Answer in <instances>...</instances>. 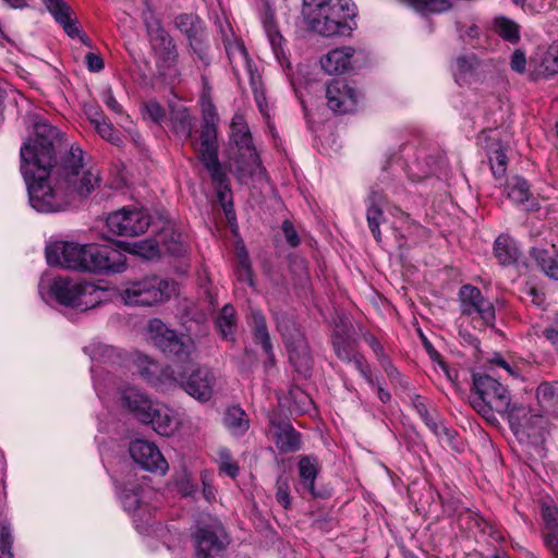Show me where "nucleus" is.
Listing matches in <instances>:
<instances>
[{"label": "nucleus", "mask_w": 558, "mask_h": 558, "mask_svg": "<svg viewBox=\"0 0 558 558\" xmlns=\"http://www.w3.org/2000/svg\"><path fill=\"white\" fill-rule=\"evenodd\" d=\"M34 135L20 150L31 206L39 213H58L76 197L88 196L99 184V174L85 167L83 150L71 145L62 153L59 130L44 119L34 122Z\"/></svg>", "instance_id": "f257e3e1"}, {"label": "nucleus", "mask_w": 558, "mask_h": 558, "mask_svg": "<svg viewBox=\"0 0 558 558\" xmlns=\"http://www.w3.org/2000/svg\"><path fill=\"white\" fill-rule=\"evenodd\" d=\"M353 3L342 0H304L306 25L323 36L343 34L347 19L355 15Z\"/></svg>", "instance_id": "f03ea898"}, {"label": "nucleus", "mask_w": 558, "mask_h": 558, "mask_svg": "<svg viewBox=\"0 0 558 558\" xmlns=\"http://www.w3.org/2000/svg\"><path fill=\"white\" fill-rule=\"evenodd\" d=\"M148 335L149 340L158 350L174 360V364L165 369H178L195 362L197 350L190 335L178 333L157 318L148 323Z\"/></svg>", "instance_id": "7ed1b4c3"}, {"label": "nucleus", "mask_w": 558, "mask_h": 558, "mask_svg": "<svg viewBox=\"0 0 558 558\" xmlns=\"http://www.w3.org/2000/svg\"><path fill=\"white\" fill-rule=\"evenodd\" d=\"M473 390L471 405L483 416L489 417L493 412L504 414L510 411L511 396L508 389L490 375L474 374Z\"/></svg>", "instance_id": "20e7f679"}, {"label": "nucleus", "mask_w": 558, "mask_h": 558, "mask_svg": "<svg viewBox=\"0 0 558 558\" xmlns=\"http://www.w3.org/2000/svg\"><path fill=\"white\" fill-rule=\"evenodd\" d=\"M175 292L173 280L158 276H145L126 282L120 290L123 302L128 305L153 306L170 299Z\"/></svg>", "instance_id": "39448f33"}, {"label": "nucleus", "mask_w": 558, "mask_h": 558, "mask_svg": "<svg viewBox=\"0 0 558 558\" xmlns=\"http://www.w3.org/2000/svg\"><path fill=\"white\" fill-rule=\"evenodd\" d=\"M49 293L61 305L85 311L98 304L100 289L90 282L57 277L49 284Z\"/></svg>", "instance_id": "423d86ee"}, {"label": "nucleus", "mask_w": 558, "mask_h": 558, "mask_svg": "<svg viewBox=\"0 0 558 558\" xmlns=\"http://www.w3.org/2000/svg\"><path fill=\"white\" fill-rule=\"evenodd\" d=\"M160 377L180 384L191 397L202 402H206L213 397L216 386L214 373L206 367L195 368L194 362L178 369H162Z\"/></svg>", "instance_id": "0eeeda50"}, {"label": "nucleus", "mask_w": 558, "mask_h": 558, "mask_svg": "<svg viewBox=\"0 0 558 558\" xmlns=\"http://www.w3.org/2000/svg\"><path fill=\"white\" fill-rule=\"evenodd\" d=\"M226 51L234 76L239 83H241L242 74H245L248 77L256 105L262 114L267 117L269 107L266 100L262 80L260 76L256 73V68L252 60L248 58L243 43L240 40L228 41L226 44Z\"/></svg>", "instance_id": "6e6552de"}, {"label": "nucleus", "mask_w": 558, "mask_h": 558, "mask_svg": "<svg viewBox=\"0 0 558 558\" xmlns=\"http://www.w3.org/2000/svg\"><path fill=\"white\" fill-rule=\"evenodd\" d=\"M151 217L144 208L126 206L108 215V230L121 236H137L147 231Z\"/></svg>", "instance_id": "1a4fd4ad"}, {"label": "nucleus", "mask_w": 558, "mask_h": 558, "mask_svg": "<svg viewBox=\"0 0 558 558\" xmlns=\"http://www.w3.org/2000/svg\"><path fill=\"white\" fill-rule=\"evenodd\" d=\"M83 271L93 274H119L126 268V257L118 248L96 243L87 244Z\"/></svg>", "instance_id": "9d476101"}, {"label": "nucleus", "mask_w": 558, "mask_h": 558, "mask_svg": "<svg viewBox=\"0 0 558 558\" xmlns=\"http://www.w3.org/2000/svg\"><path fill=\"white\" fill-rule=\"evenodd\" d=\"M462 315L478 318L485 327H494L496 322L495 306L482 291L471 284H464L459 291Z\"/></svg>", "instance_id": "9b49d317"}, {"label": "nucleus", "mask_w": 558, "mask_h": 558, "mask_svg": "<svg viewBox=\"0 0 558 558\" xmlns=\"http://www.w3.org/2000/svg\"><path fill=\"white\" fill-rule=\"evenodd\" d=\"M87 244L75 242L58 241L47 245L46 258L51 266H61L63 268L81 270L86 262L85 252Z\"/></svg>", "instance_id": "f8f14e48"}, {"label": "nucleus", "mask_w": 558, "mask_h": 558, "mask_svg": "<svg viewBox=\"0 0 558 558\" xmlns=\"http://www.w3.org/2000/svg\"><path fill=\"white\" fill-rule=\"evenodd\" d=\"M197 558H223L229 542L223 527L213 523L197 529L194 535Z\"/></svg>", "instance_id": "ddd939ff"}, {"label": "nucleus", "mask_w": 558, "mask_h": 558, "mask_svg": "<svg viewBox=\"0 0 558 558\" xmlns=\"http://www.w3.org/2000/svg\"><path fill=\"white\" fill-rule=\"evenodd\" d=\"M145 25L158 62L163 68L174 66L179 57L177 46L168 32L162 27L161 22L157 19L151 21L145 19Z\"/></svg>", "instance_id": "4468645a"}, {"label": "nucleus", "mask_w": 558, "mask_h": 558, "mask_svg": "<svg viewBox=\"0 0 558 558\" xmlns=\"http://www.w3.org/2000/svg\"><path fill=\"white\" fill-rule=\"evenodd\" d=\"M325 96L330 110L349 113L356 109L362 94L343 80H332L326 85Z\"/></svg>", "instance_id": "2eb2a0df"}, {"label": "nucleus", "mask_w": 558, "mask_h": 558, "mask_svg": "<svg viewBox=\"0 0 558 558\" xmlns=\"http://www.w3.org/2000/svg\"><path fill=\"white\" fill-rule=\"evenodd\" d=\"M198 155L213 181L223 184L226 173L218 159L217 126L203 125Z\"/></svg>", "instance_id": "dca6fc26"}, {"label": "nucleus", "mask_w": 558, "mask_h": 558, "mask_svg": "<svg viewBox=\"0 0 558 558\" xmlns=\"http://www.w3.org/2000/svg\"><path fill=\"white\" fill-rule=\"evenodd\" d=\"M230 141L234 144L245 166L253 167L258 163V156L253 146L252 135L242 114H234L230 125Z\"/></svg>", "instance_id": "f3484780"}, {"label": "nucleus", "mask_w": 558, "mask_h": 558, "mask_svg": "<svg viewBox=\"0 0 558 558\" xmlns=\"http://www.w3.org/2000/svg\"><path fill=\"white\" fill-rule=\"evenodd\" d=\"M129 451L132 459L147 471L163 474L168 470V463L161 452L149 441L136 439L130 444Z\"/></svg>", "instance_id": "a211bd4d"}, {"label": "nucleus", "mask_w": 558, "mask_h": 558, "mask_svg": "<svg viewBox=\"0 0 558 558\" xmlns=\"http://www.w3.org/2000/svg\"><path fill=\"white\" fill-rule=\"evenodd\" d=\"M153 495H155V493L151 487L148 485H141L136 488H125L123 490L121 500L124 509L128 512H133L140 519H144L146 515L150 517L151 514L148 500Z\"/></svg>", "instance_id": "6ab92c4d"}, {"label": "nucleus", "mask_w": 558, "mask_h": 558, "mask_svg": "<svg viewBox=\"0 0 558 558\" xmlns=\"http://www.w3.org/2000/svg\"><path fill=\"white\" fill-rule=\"evenodd\" d=\"M270 434L281 453L295 452L301 449V435L288 422H270Z\"/></svg>", "instance_id": "aec40b11"}, {"label": "nucleus", "mask_w": 558, "mask_h": 558, "mask_svg": "<svg viewBox=\"0 0 558 558\" xmlns=\"http://www.w3.org/2000/svg\"><path fill=\"white\" fill-rule=\"evenodd\" d=\"M355 50L352 47H342L330 50L320 58V65L327 74H341L353 65Z\"/></svg>", "instance_id": "412c9836"}, {"label": "nucleus", "mask_w": 558, "mask_h": 558, "mask_svg": "<svg viewBox=\"0 0 558 558\" xmlns=\"http://www.w3.org/2000/svg\"><path fill=\"white\" fill-rule=\"evenodd\" d=\"M123 405L133 413L142 423L151 421L150 413L155 409L154 404L144 393L135 388H128L122 395Z\"/></svg>", "instance_id": "4be33fe9"}, {"label": "nucleus", "mask_w": 558, "mask_h": 558, "mask_svg": "<svg viewBox=\"0 0 558 558\" xmlns=\"http://www.w3.org/2000/svg\"><path fill=\"white\" fill-rule=\"evenodd\" d=\"M487 156L490 168L495 178H502L508 167V158L506 155L507 146L504 145L495 131L489 130L486 136Z\"/></svg>", "instance_id": "5701e85b"}, {"label": "nucleus", "mask_w": 558, "mask_h": 558, "mask_svg": "<svg viewBox=\"0 0 558 558\" xmlns=\"http://www.w3.org/2000/svg\"><path fill=\"white\" fill-rule=\"evenodd\" d=\"M532 80L546 78L558 73V40L554 41L537 58L531 60Z\"/></svg>", "instance_id": "b1692460"}, {"label": "nucleus", "mask_w": 558, "mask_h": 558, "mask_svg": "<svg viewBox=\"0 0 558 558\" xmlns=\"http://www.w3.org/2000/svg\"><path fill=\"white\" fill-rule=\"evenodd\" d=\"M287 350L295 371L304 377L308 376L313 366V356L305 338L299 337L296 342L287 345Z\"/></svg>", "instance_id": "393cba45"}, {"label": "nucleus", "mask_w": 558, "mask_h": 558, "mask_svg": "<svg viewBox=\"0 0 558 558\" xmlns=\"http://www.w3.org/2000/svg\"><path fill=\"white\" fill-rule=\"evenodd\" d=\"M385 203V196L381 192L372 191L368 196V206L366 210V220L368 223V228L375 238V240L379 243L381 242V232L379 227L383 222L386 221V217L383 211V205Z\"/></svg>", "instance_id": "a878e982"}, {"label": "nucleus", "mask_w": 558, "mask_h": 558, "mask_svg": "<svg viewBox=\"0 0 558 558\" xmlns=\"http://www.w3.org/2000/svg\"><path fill=\"white\" fill-rule=\"evenodd\" d=\"M150 416L151 421H147L146 424H151L154 430L159 435L170 436L179 426L174 412L166 405L156 404Z\"/></svg>", "instance_id": "bb28decb"}, {"label": "nucleus", "mask_w": 558, "mask_h": 558, "mask_svg": "<svg viewBox=\"0 0 558 558\" xmlns=\"http://www.w3.org/2000/svg\"><path fill=\"white\" fill-rule=\"evenodd\" d=\"M250 326L253 332L255 343L263 347L264 352L269 360H274V350L270 341V335L266 324V318L260 311L253 310L251 312Z\"/></svg>", "instance_id": "cd10ccee"}, {"label": "nucleus", "mask_w": 558, "mask_h": 558, "mask_svg": "<svg viewBox=\"0 0 558 558\" xmlns=\"http://www.w3.org/2000/svg\"><path fill=\"white\" fill-rule=\"evenodd\" d=\"M531 256L548 278L558 280V248L556 246L550 250L534 247L531 251Z\"/></svg>", "instance_id": "c85d7f7f"}, {"label": "nucleus", "mask_w": 558, "mask_h": 558, "mask_svg": "<svg viewBox=\"0 0 558 558\" xmlns=\"http://www.w3.org/2000/svg\"><path fill=\"white\" fill-rule=\"evenodd\" d=\"M494 255L499 264L509 266L518 260L520 252L512 238L507 234H500L494 243Z\"/></svg>", "instance_id": "c756f323"}, {"label": "nucleus", "mask_w": 558, "mask_h": 558, "mask_svg": "<svg viewBox=\"0 0 558 558\" xmlns=\"http://www.w3.org/2000/svg\"><path fill=\"white\" fill-rule=\"evenodd\" d=\"M462 522H466L470 530H477L484 535H488L492 539L499 542L502 541V534L500 530L490 521L484 519L478 513L472 511H465L460 517Z\"/></svg>", "instance_id": "7c9ffc66"}, {"label": "nucleus", "mask_w": 558, "mask_h": 558, "mask_svg": "<svg viewBox=\"0 0 558 558\" xmlns=\"http://www.w3.org/2000/svg\"><path fill=\"white\" fill-rule=\"evenodd\" d=\"M49 10V12L54 16L56 21L60 23L64 29V32L70 36L74 37L78 35V28L71 21L70 16V8L62 0H43Z\"/></svg>", "instance_id": "2f4dec72"}, {"label": "nucleus", "mask_w": 558, "mask_h": 558, "mask_svg": "<svg viewBox=\"0 0 558 558\" xmlns=\"http://www.w3.org/2000/svg\"><path fill=\"white\" fill-rule=\"evenodd\" d=\"M223 425L233 436L239 437L244 435L248 429L250 420L244 410L233 405L226 410Z\"/></svg>", "instance_id": "473e14b6"}, {"label": "nucleus", "mask_w": 558, "mask_h": 558, "mask_svg": "<svg viewBox=\"0 0 558 558\" xmlns=\"http://www.w3.org/2000/svg\"><path fill=\"white\" fill-rule=\"evenodd\" d=\"M331 343L337 356L344 361L351 362L353 353H355L354 341L351 338L350 330L347 326H342L332 333Z\"/></svg>", "instance_id": "72a5a7b5"}, {"label": "nucleus", "mask_w": 558, "mask_h": 558, "mask_svg": "<svg viewBox=\"0 0 558 558\" xmlns=\"http://www.w3.org/2000/svg\"><path fill=\"white\" fill-rule=\"evenodd\" d=\"M536 396L543 410L558 417V381L542 383L537 387Z\"/></svg>", "instance_id": "f704fd0d"}, {"label": "nucleus", "mask_w": 558, "mask_h": 558, "mask_svg": "<svg viewBox=\"0 0 558 558\" xmlns=\"http://www.w3.org/2000/svg\"><path fill=\"white\" fill-rule=\"evenodd\" d=\"M216 328L226 341H234L236 314L231 304H226L215 320Z\"/></svg>", "instance_id": "c9c22d12"}, {"label": "nucleus", "mask_w": 558, "mask_h": 558, "mask_svg": "<svg viewBox=\"0 0 558 558\" xmlns=\"http://www.w3.org/2000/svg\"><path fill=\"white\" fill-rule=\"evenodd\" d=\"M171 126L173 131L184 138H191L195 126V120L187 109L178 108L171 111Z\"/></svg>", "instance_id": "e433bc0d"}, {"label": "nucleus", "mask_w": 558, "mask_h": 558, "mask_svg": "<svg viewBox=\"0 0 558 558\" xmlns=\"http://www.w3.org/2000/svg\"><path fill=\"white\" fill-rule=\"evenodd\" d=\"M507 196L515 204H523L529 202L532 197L530 185L522 177L511 178L506 187Z\"/></svg>", "instance_id": "4c0bfd02"}, {"label": "nucleus", "mask_w": 558, "mask_h": 558, "mask_svg": "<svg viewBox=\"0 0 558 558\" xmlns=\"http://www.w3.org/2000/svg\"><path fill=\"white\" fill-rule=\"evenodd\" d=\"M174 25L190 41L195 39L202 31V22L199 17L193 13H181L177 15Z\"/></svg>", "instance_id": "58836bf2"}, {"label": "nucleus", "mask_w": 558, "mask_h": 558, "mask_svg": "<svg viewBox=\"0 0 558 558\" xmlns=\"http://www.w3.org/2000/svg\"><path fill=\"white\" fill-rule=\"evenodd\" d=\"M497 34L505 40L517 44L520 40V26L512 20L499 16L494 20Z\"/></svg>", "instance_id": "ea45409f"}, {"label": "nucleus", "mask_w": 558, "mask_h": 558, "mask_svg": "<svg viewBox=\"0 0 558 558\" xmlns=\"http://www.w3.org/2000/svg\"><path fill=\"white\" fill-rule=\"evenodd\" d=\"M422 14L441 13L451 7L449 0H399Z\"/></svg>", "instance_id": "a19ab883"}, {"label": "nucleus", "mask_w": 558, "mask_h": 558, "mask_svg": "<svg viewBox=\"0 0 558 558\" xmlns=\"http://www.w3.org/2000/svg\"><path fill=\"white\" fill-rule=\"evenodd\" d=\"M481 61L474 56H461L454 62V75L458 82H465L466 78L480 68Z\"/></svg>", "instance_id": "79ce46f5"}, {"label": "nucleus", "mask_w": 558, "mask_h": 558, "mask_svg": "<svg viewBox=\"0 0 558 558\" xmlns=\"http://www.w3.org/2000/svg\"><path fill=\"white\" fill-rule=\"evenodd\" d=\"M236 259L235 275L238 280L254 287L252 265L245 247L238 248Z\"/></svg>", "instance_id": "37998d69"}, {"label": "nucleus", "mask_w": 558, "mask_h": 558, "mask_svg": "<svg viewBox=\"0 0 558 558\" xmlns=\"http://www.w3.org/2000/svg\"><path fill=\"white\" fill-rule=\"evenodd\" d=\"M318 470L315 461L308 457H303L299 461V474L303 487L311 494H314V484Z\"/></svg>", "instance_id": "c03bdc74"}, {"label": "nucleus", "mask_w": 558, "mask_h": 558, "mask_svg": "<svg viewBox=\"0 0 558 558\" xmlns=\"http://www.w3.org/2000/svg\"><path fill=\"white\" fill-rule=\"evenodd\" d=\"M277 329L282 336L286 347L296 342L299 337H304L295 323L286 315L277 317Z\"/></svg>", "instance_id": "a18cd8bd"}, {"label": "nucleus", "mask_w": 558, "mask_h": 558, "mask_svg": "<svg viewBox=\"0 0 558 558\" xmlns=\"http://www.w3.org/2000/svg\"><path fill=\"white\" fill-rule=\"evenodd\" d=\"M366 341L387 375L391 378L395 377V375H398L396 367L393 366L388 355L385 353L384 347L380 344V342L373 336L367 337Z\"/></svg>", "instance_id": "49530a36"}, {"label": "nucleus", "mask_w": 558, "mask_h": 558, "mask_svg": "<svg viewBox=\"0 0 558 558\" xmlns=\"http://www.w3.org/2000/svg\"><path fill=\"white\" fill-rule=\"evenodd\" d=\"M130 252L142 256L146 259H151L154 257L159 256L160 248L159 244L154 239H146L143 241H138L132 244V247L130 248Z\"/></svg>", "instance_id": "de8ad7c7"}, {"label": "nucleus", "mask_w": 558, "mask_h": 558, "mask_svg": "<svg viewBox=\"0 0 558 558\" xmlns=\"http://www.w3.org/2000/svg\"><path fill=\"white\" fill-rule=\"evenodd\" d=\"M219 469L228 476L234 478L239 473V466L236 462L233 460L230 451L226 448L220 449L219 453Z\"/></svg>", "instance_id": "09e8293b"}, {"label": "nucleus", "mask_w": 558, "mask_h": 558, "mask_svg": "<svg viewBox=\"0 0 558 558\" xmlns=\"http://www.w3.org/2000/svg\"><path fill=\"white\" fill-rule=\"evenodd\" d=\"M94 128L104 140L114 145H120L122 143L120 133L106 119Z\"/></svg>", "instance_id": "8fccbe9b"}, {"label": "nucleus", "mask_w": 558, "mask_h": 558, "mask_svg": "<svg viewBox=\"0 0 558 558\" xmlns=\"http://www.w3.org/2000/svg\"><path fill=\"white\" fill-rule=\"evenodd\" d=\"M276 499L284 509L290 507L291 500L288 478L280 476L277 480Z\"/></svg>", "instance_id": "3c124183"}, {"label": "nucleus", "mask_w": 558, "mask_h": 558, "mask_svg": "<svg viewBox=\"0 0 558 558\" xmlns=\"http://www.w3.org/2000/svg\"><path fill=\"white\" fill-rule=\"evenodd\" d=\"M268 39H269L270 46L272 48V51L276 56V59L281 63L286 59V54H284V50H283L284 39H283L282 35L277 31L270 29L268 32Z\"/></svg>", "instance_id": "603ef678"}, {"label": "nucleus", "mask_w": 558, "mask_h": 558, "mask_svg": "<svg viewBox=\"0 0 558 558\" xmlns=\"http://www.w3.org/2000/svg\"><path fill=\"white\" fill-rule=\"evenodd\" d=\"M144 119L160 123L165 118L163 108L156 101H149L144 106Z\"/></svg>", "instance_id": "864d4df0"}, {"label": "nucleus", "mask_w": 558, "mask_h": 558, "mask_svg": "<svg viewBox=\"0 0 558 558\" xmlns=\"http://www.w3.org/2000/svg\"><path fill=\"white\" fill-rule=\"evenodd\" d=\"M417 411L423 418L426 426L436 435H440L441 432L447 434V428L441 424L437 423L428 413L426 407L423 403H420L417 407Z\"/></svg>", "instance_id": "5fc2aeb1"}, {"label": "nucleus", "mask_w": 558, "mask_h": 558, "mask_svg": "<svg viewBox=\"0 0 558 558\" xmlns=\"http://www.w3.org/2000/svg\"><path fill=\"white\" fill-rule=\"evenodd\" d=\"M167 251L175 256L185 253L186 247L181 234L172 233L170 240L165 243Z\"/></svg>", "instance_id": "6e6d98bb"}, {"label": "nucleus", "mask_w": 558, "mask_h": 558, "mask_svg": "<svg viewBox=\"0 0 558 558\" xmlns=\"http://www.w3.org/2000/svg\"><path fill=\"white\" fill-rule=\"evenodd\" d=\"M0 538H1V544H0L1 558H13V555L11 553L12 535H11V530L8 526H2L1 533H0Z\"/></svg>", "instance_id": "4d7b16f0"}, {"label": "nucleus", "mask_w": 558, "mask_h": 558, "mask_svg": "<svg viewBox=\"0 0 558 558\" xmlns=\"http://www.w3.org/2000/svg\"><path fill=\"white\" fill-rule=\"evenodd\" d=\"M145 366L140 368L141 376L148 383L155 384L159 379V366L153 361H145Z\"/></svg>", "instance_id": "13d9d810"}, {"label": "nucleus", "mask_w": 558, "mask_h": 558, "mask_svg": "<svg viewBox=\"0 0 558 558\" xmlns=\"http://www.w3.org/2000/svg\"><path fill=\"white\" fill-rule=\"evenodd\" d=\"M545 522L544 532H558V511L555 508H546L543 512Z\"/></svg>", "instance_id": "bf43d9fd"}, {"label": "nucleus", "mask_w": 558, "mask_h": 558, "mask_svg": "<svg viewBox=\"0 0 558 558\" xmlns=\"http://www.w3.org/2000/svg\"><path fill=\"white\" fill-rule=\"evenodd\" d=\"M287 243L291 247H296L300 244L298 232L291 221L284 220L281 226Z\"/></svg>", "instance_id": "052dcab7"}, {"label": "nucleus", "mask_w": 558, "mask_h": 558, "mask_svg": "<svg viewBox=\"0 0 558 558\" xmlns=\"http://www.w3.org/2000/svg\"><path fill=\"white\" fill-rule=\"evenodd\" d=\"M101 100L114 113L122 114L123 108L114 98L111 88H106L101 93Z\"/></svg>", "instance_id": "680f3d73"}, {"label": "nucleus", "mask_w": 558, "mask_h": 558, "mask_svg": "<svg viewBox=\"0 0 558 558\" xmlns=\"http://www.w3.org/2000/svg\"><path fill=\"white\" fill-rule=\"evenodd\" d=\"M511 69L518 73H524L526 68V58L522 50L517 49L511 56Z\"/></svg>", "instance_id": "e2e57ef3"}, {"label": "nucleus", "mask_w": 558, "mask_h": 558, "mask_svg": "<svg viewBox=\"0 0 558 558\" xmlns=\"http://www.w3.org/2000/svg\"><path fill=\"white\" fill-rule=\"evenodd\" d=\"M84 113L94 126L100 123L102 120H105V117L100 108L94 105H86L84 107Z\"/></svg>", "instance_id": "0e129e2a"}, {"label": "nucleus", "mask_w": 558, "mask_h": 558, "mask_svg": "<svg viewBox=\"0 0 558 558\" xmlns=\"http://www.w3.org/2000/svg\"><path fill=\"white\" fill-rule=\"evenodd\" d=\"M544 544L555 558H558V532H544Z\"/></svg>", "instance_id": "69168bd1"}, {"label": "nucleus", "mask_w": 558, "mask_h": 558, "mask_svg": "<svg viewBox=\"0 0 558 558\" xmlns=\"http://www.w3.org/2000/svg\"><path fill=\"white\" fill-rule=\"evenodd\" d=\"M85 63H86L87 69L90 72H99L100 70L104 69V60L101 59L100 56H98L94 52L86 53Z\"/></svg>", "instance_id": "338daca9"}, {"label": "nucleus", "mask_w": 558, "mask_h": 558, "mask_svg": "<svg viewBox=\"0 0 558 558\" xmlns=\"http://www.w3.org/2000/svg\"><path fill=\"white\" fill-rule=\"evenodd\" d=\"M217 113L213 105H208L203 109V125L217 126Z\"/></svg>", "instance_id": "774afa93"}]
</instances>
